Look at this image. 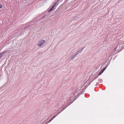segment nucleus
I'll return each instance as SVG.
<instances>
[{"label": "nucleus", "instance_id": "11", "mask_svg": "<svg viewBox=\"0 0 124 124\" xmlns=\"http://www.w3.org/2000/svg\"><path fill=\"white\" fill-rule=\"evenodd\" d=\"M107 67V66H105V68H106H106Z\"/></svg>", "mask_w": 124, "mask_h": 124}, {"label": "nucleus", "instance_id": "9", "mask_svg": "<svg viewBox=\"0 0 124 124\" xmlns=\"http://www.w3.org/2000/svg\"><path fill=\"white\" fill-rule=\"evenodd\" d=\"M2 6L1 4H0V8H2Z\"/></svg>", "mask_w": 124, "mask_h": 124}, {"label": "nucleus", "instance_id": "13", "mask_svg": "<svg viewBox=\"0 0 124 124\" xmlns=\"http://www.w3.org/2000/svg\"><path fill=\"white\" fill-rule=\"evenodd\" d=\"M41 54V53H39V54Z\"/></svg>", "mask_w": 124, "mask_h": 124}, {"label": "nucleus", "instance_id": "1", "mask_svg": "<svg viewBox=\"0 0 124 124\" xmlns=\"http://www.w3.org/2000/svg\"><path fill=\"white\" fill-rule=\"evenodd\" d=\"M46 43V42L45 40L43 39H41L38 42L37 46L38 47H43L44 46V45Z\"/></svg>", "mask_w": 124, "mask_h": 124}, {"label": "nucleus", "instance_id": "8", "mask_svg": "<svg viewBox=\"0 0 124 124\" xmlns=\"http://www.w3.org/2000/svg\"><path fill=\"white\" fill-rule=\"evenodd\" d=\"M52 120L51 119H50L48 122H47L45 124H47L48 123L50 122Z\"/></svg>", "mask_w": 124, "mask_h": 124}, {"label": "nucleus", "instance_id": "4", "mask_svg": "<svg viewBox=\"0 0 124 124\" xmlns=\"http://www.w3.org/2000/svg\"><path fill=\"white\" fill-rule=\"evenodd\" d=\"M106 68H104L103 69H102L101 71L99 73L98 75L99 76H100L101 74L105 70Z\"/></svg>", "mask_w": 124, "mask_h": 124}, {"label": "nucleus", "instance_id": "6", "mask_svg": "<svg viewBox=\"0 0 124 124\" xmlns=\"http://www.w3.org/2000/svg\"><path fill=\"white\" fill-rule=\"evenodd\" d=\"M5 52H3L0 53V58H1L2 56L4 55Z\"/></svg>", "mask_w": 124, "mask_h": 124}, {"label": "nucleus", "instance_id": "10", "mask_svg": "<svg viewBox=\"0 0 124 124\" xmlns=\"http://www.w3.org/2000/svg\"><path fill=\"white\" fill-rule=\"evenodd\" d=\"M45 18V16H42V18L41 19H43Z\"/></svg>", "mask_w": 124, "mask_h": 124}, {"label": "nucleus", "instance_id": "2", "mask_svg": "<svg viewBox=\"0 0 124 124\" xmlns=\"http://www.w3.org/2000/svg\"><path fill=\"white\" fill-rule=\"evenodd\" d=\"M56 3H55L54 5L52 6L50 9L48 11V12H49L52 11V10L54 8L55 5H56Z\"/></svg>", "mask_w": 124, "mask_h": 124}, {"label": "nucleus", "instance_id": "5", "mask_svg": "<svg viewBox=\"0 0 124 124\" xmlns=\"http://www.w3.org/2000/svg\"><path fill=\"white\" fill-rule=\"evenodd\" d=\"M84 48H82L80 50L78 51V52H75V53H76V54H77V55L78 54H79V53H80L83 50V49H84Z\"/></svg>", "mask_w": 124, "mask_h": 124}, {"label": "nucleus", "instance_id": "12", "mask_svg": "<svg viewBox=\"0 0 124 124\" xmlns=\"http://www.w3.org/2000/svg\"><path fill=\"white\" fill-rule=\"evenodd\" d=\"M29 26H27V27H26V28H28V27H29Z\"/></svg>", "mask_w": 124, "mask_h": 124}, {"label": "nucleus", "instance_id": "7", "mask_svg": "<svg viewBox=\"0 0 124 124\" xmlns=\"http://www.w3.org/2000/svg\"><path fill=\"white\" fill-rule=\"evenodd\" d=\"M55 116H53L52 117V118H51V119L52 120L55 117Z\"/></svg>", "mask_w": 124, "mask_h": 124}, {"label": "nucleus", "instance_id": "3", "mask_svg": "<svg viewBox=\"0 0 124 124\" xmlns=\"http://www.w3.org/2000/svg\"><path fill=\"white\" fill-rule=\"evenodd\" d=\"M77 55V54H76L75 53H74L71 56V58H71V59L73 60V59Z\"/></svg>", "mask_w": 124, "mask_h": 124}]
</instances>
